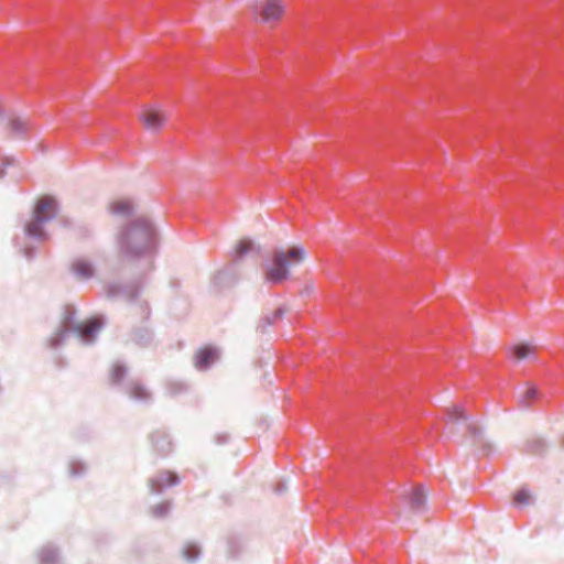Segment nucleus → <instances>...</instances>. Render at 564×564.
<instances>
[{
    "instance_id": "obj_18",
    "label": "nucleus",
    "mask_w": 564,
    "mask_h": 564,
    "mask_svg": "<svg viewBox=\"0 0 564 564\" xmlns=\"http://www.w3.org/2000/svg\"><path fill=\"white\" fill-rule=\"evenodd\" d=\"M252 242L250 240H241L234 249L232 257L235 260L242 258L245 254L252 250Z\"/></svg>"
},
{
    "instance_id": "obj_16",
    "label": "nucleus",
    "mask_w": 564,
    "mask_h": 564,
    "mask_svg": "<svg viewBox=\"0 0 564 564\" xmlns=\"http://www.w3.org/2000/svg\"><path fill=\"white\" fill-rule=\"evenodd\" d=\"M409 508L412 511H421L425 505V495L421 487L412 488L410 494L405 497Z\"/></svg>"
},
{
    "instance_id": "obj_24",
    "label": "nucleus",
    "mask_w": 564,
    "mask_h": 564,
    "mask_svg": "<svg viewBox=\"0 0 564 564\" xmlns=\"http://www.w3.org/2000/svg\"><path fill=\"white\" fill-rule=\"evenodd\" d=\"M9 124L11 130L17 133L24 132L26 130V122L20 119H11Z\"/></svg>"
},
{
    "instance_id": "obj_4",
    "label": "nucleus",
    "mask_w": 564,
    "mask_h": 564,
    "mask_svg": "<svg viewBox=\"0 0 564 564\" xmlns=\"http://www.w3.org/2000/svg\"><path fill=\"white\" fill-rule=\"evenodd\" d=\"M167 115L161 105H144L139 113V120L144 129L156 132L167 122Z\"/></svg>"
},
{
    "instance_id": "obj_26",
    "label": "nucleus",
    "mask_w": 564,
    "mask_h": 564,
    "mask_svg": "<svg viewBox=\"0 0 564 564\" xmlns=\"http://www.w3.org/2000/svg\"><path fill=\"white\" fill-rule=\"evenodd\" d=\"M140 314L142 315V317L144 319L149 318V316H150V307H149L148 304L144 303V304L140 305Z\"/></svg>"
},
{
    "instance_id": "obj_21",
    "label": "nucleus",
    "mask_w": 564,
    "mask_h": 564,
    "mask_svg": "<svg viewBox=\"0 0 564 564\" xmlns=\"http://www.w3.org/2000/svg\"><path fill=\"white\" fill-rule=\"evenodd\" d=\"M183 554L187 561L193 562L198 558L200 554V549L195 543H187L184 546Z\"/></svg>"
},
{
    "instance_id": "obj_5",
    "label": "nucleus",
    "mask_w": 564,
    "mask_h": 564,
    "mask_svg": "<svg viewBox=\"0 0 564 564\" xmlns=\"http://www.w3.org/2000/svg\"><path fill=\"white\" fill-rule=\"evenodd\" d=\"M180 482L176 473L172 470H161L150 479V487L152 492L159 494L165 488L175 486Z\"/></svg>"
},
{
    "instance_id": "obj_10",
    "label": "nucleus",
    "mask_w": 564,
    "mask_h": 564,
    "mask_svg": "<svg viewBox=\"0 0 564 564\" xmlns=\"http://www.w3.org/2000/svg\"><path fill=\"white\" fill-rule=\"evenodd\" d=\"M510 357L514 360L534 358L538 354V347L531 343H518L509 348Z\"/></svg>"
},
{
    "instance_id": "obj_6",
    "label": "nucleus",
    "mask_w": 564,
    "mask_h": 564,
    "mask_svg": "<svg viewBox=\"0 0 564 564\" xmlns=\"http://www.w3.org/2000/svg\"><path fill=\"white\" fill-rule=\"evenodd\" d=\"M57 213V202L54 197L45 195L41 197L34 207L33 215L45 221L52 219Z\"/></svg>"
},
{
    "instance_id": "obj_27",
    "label": "nucleus",
    "mask_w": 564,
    "mask_h": 564,
    "mask_svg": "<svg viewBox=\"0 0 564 564\" xmlns=\"http://www.w3.org/2000/svg\"><path fill=\"white\" fill-rule=\"evenodd\" d=\"M55 557V553L53 551H45L42 553L43 561H53Z\"/></svg>"
},
{
    "instance_id": "obj_12",
    "label": "nucleus",
    "mask_w": 564,
    "mask_h": 564,
    "mask_svg": "<svg viewBox=\"0 0 564 564\" xmlns=\"http://www.w3.org/2000/svg\"><path fill=\"white\" fill-rule=\"evenodd\" d=\"M45 224V220L33 215L32 219L29 223H26L24 227L26 236L39 241L46 240L47 234L44 230Z\"/></svg>"
},
{
    "instance_id": "obj_9",
    "label": "nucleus",
    "mask_w": 564,
    "mask_h": 564,
    "mask_svg": "<svg viewBox=\"0 0 564 564\" xmlns=\"http://www.w3.org/2000/svg\"><path fill=\"white\" fill-rule=\"evenodd\" d=\"M219 357L218 350L212 346H205L195 354V367L199 370L209 368Z\"/></svg>"
},
{
    "instance_id": "obj_1",
    "label": "nucleus",
    "mask_w": 564,
    "mask_h": 564,
    "mask_svg": "<svg viewBox=\"0 0 564 564\" xmlns=\"http://www.w3.org/2000/svg\"><path fill=\"white\" fill-rule=\"evenodd\" d=\"M119 253L124 260L149 257L155 249V231L145 217H138L118 236Z\"/></svg>"
},
{
    "instance_id": "obj_17",
    "label": "nucleus",
    "mask_w": 564,
    "mask_h": 564,
    "mask_svg": "<svg viewBox=\"0 0 564 564\" xmlns=\"http://www.w3.org/2000/svg\"><path fill=\"white\" fill-rule=\"evenodd\" d=\"M127 373H128V369L123 364H121L119 361L115 362L111 366L110 372H109L110 383L113 386L120 384L122 382V380L126 378Z\"/></svg>"
},
{
    "instance_id": "obj_13",
    "label": "nucleus",
    "mask_w": 564,
    "mask_h": 564,
    "mask_svg": "<svg viewBox=\"0 0 564 564\" xmlns=\"http://www.w3.org/2000/svg\"><path fill=\"white\" fill-rule=\"evenodd\" d=\"M72 271L76 276L84 280L90 279L95 273L93 263L84 258L75 259L72 262Z\"/></svg>"
},
{
    "instance_id": "obj_20",
    "label": "nucleus",
    "mask_w": 564,
    "mask_h": 564,
    "mask_svg": "<svg viewBox=\"0 0 564 564\" xmlns=\"http://www.w3.org/2000/svg\"><path fill=\"white\" fill-rule=\"evenodd\" d=\"M447 416L451 422H456L458 420L465 419V409L462 404H454L447 409Z\"/></svg>"
},
{
    "instance_id": "obj_22",
    "label": "nucleus",
    "mask_w": 564,
    "mask_h": 564,
    "mask_svg": "<svg viewBox=\"0 0 564 564\" xmlns=\"http://www.w3.org/2000/svg\"><path fill=\"white\" fill-rule=\"evenodd\" d=\"M170 509H171V503L169 501H163V502L155 505L151 509V512L156 518H163L169 513Z\"/></svg>"
},
{
    "instance_id": "obj_25",
    "label": "nucleus",
    "mask_w": 564,
    "mask_h": 564,
    "mask_svg": "<svg viewBox=\"0 0 564 564\" xmlns=\"http://www.w3.org/2000/svg\"><path fill=\"white\" fill-rule=\"evenodd\" d=\"M282 315H283V310L282 308L275 310L274 313H273L272 318H268V323L269 324L275 323L278 319H280L282 317Z\"/></svg>"
},
{
    "instance_id": "obj_19",
    "label": "nucleus",
    "mask_w": 564,
    "mask_h": 564,
    "mask_svg": "<svg viewBox=\"0 0 564 564\" xmlns=\"http://www.w3.org/2000/svg\"><path fill=\"white\" fill-rule=\"evenodd\" d=\"M539 397V391L534 386H530L524 391L520 402L523 406L531 405Z\"/></svg>"
},
{
    "instance_id": "obj_2",
    "label": "nucleus",
    "mask_w": 564,
    "mask_h": 564,
    "mask_svg": "<svg viewBox=\"0 0 564 564\" xmlns=\"http://www.w3.org/2000/svg\"><path fill=\"white\" fill-rule=\"evenodd\" d=\"M305 254V249L300 246H293L286 250H275L271 261L264 265L265 280L272 284L286 280L290 275V267L301 263Z\"/></svg>"
},
{
    "instance_id": "obj_7",
    "label": "nucleus",
    "mask_w": 564,
    "mask_h": 564,
    "mask_svg": "<svg viewBox=\"0 0 564 564\" xmlns=\"http://www.w3.org/2000/svg\"><path fill=\"white\" fill-rule=\"evenodd\" d=\"M150 442L153 451L159 456H166L173 449V444L169 435L163 431H155L150 434Z\"/></svg>"
},
{
    "instance_id": "obj_3",
    "label": "nucleus",
    "mask_w": 564,
    "mask_h": 564,
    "mask_svg": "<svg viewBox=\"0 0 564 564\" xmlns=\"http://www.w3.org/2000/svg\"><path fill=\"white\" fill-rule=\"evenodd\" d=\"M252 12L259 22L276 26L286 12V3L284 0H258Z\"/></svg>"
},
{
    "instance_id": "obj_23",
    "label": "nucleus",
    "mask_w": 564,
    "mask_h": 564,
    "mask_svg": "<svg viewBox=\"0 0 564 564\" xmlns=\"http://www.w3.org/2000/svg\"><path fill=\"white\" fill-rule=\"evenodd\" d=\"M530 499H531V495L527 489H520L513 496V502L517 506L527 505V503H529Z\"/></svg>"
},
{
    "instance_id": "obj_15",
    "label": "nucleus",
    "mask_w": 564,
    "mask_h": 564,
    "mask_svg": "<svg viewBox=\"0 0 564 564\" xmlns=\"http://www.w3.org/2000/svg\"><path fill=\"white\" fill-rule=\"evenodd\" d=\"M75 308L73 306H66L65 307V311H64V317H63V321H62V324H61V329L58 332V340H56L54 343V345H57L58 341L61 339L64 338V336L69 332V330H75V327L77 325H74V322H75Z\"/></svg>"
},
{
    "instance_id": "obj_14",
    "label": "nucleus",
    "mask_w": 564,
    "mask_h": 564,
    "mask_svg": "<svg viewBox=\"0 0 564 564\" xmlns=\"http://www.w3.org/2000/svg\"><path fill=\"white\" fill-rule=\"evenodd\" d=\"M108 209L116 216H129L133 212V203L129 198H118L109 203Z\"/></svg>"
},
{
    "instance_id": "obj_28",
    "label": "nucleus",
    "mask_w": 564,
    "mask_h": 564,
    "mask_svg": "<svg viewBox=\"0 0 564 564\" xmlns=\"http://www.w3.org/2000/svg\"><path fill=\"white\" fill-rule=\"evenodd\" d=\"M536 445H538V446H542L541 441H538V442H536Z\"/></svg>"
},
{
    "instance_id": "obj_11",
    "label": "nucleus",
    "mask_w": 564,
    "mask_h": 564,
    "mask_svg": "<svg viewBox=\"0 0 564 564\" xmlns=\"http://www.w3.org/2000/svg\"><path fill=\"white\" fill-rule=\"evenodd\" d=\"M126 392L130 398L141 402H147L151 398L150 390L142 381L138 379L131 380L127 384Z\"/></svg>"
},
{
    "instance_id": "obj_8",
    "label": "nucleus",
    "mask_w": 564,
    "mask_h": 564,
    "mask_svg": "<svg viewBox=\"0 0 564 564\" xmlns=\"http://www.w3.org/2000/svg\"><path fill=\"white\" fill-rule=\"evenodd\" d=\"M101 326V318L95 317L83 325H77L75 327V332L80 336L83 341L91 343L96 338V335L100 330Z\"/></svg>"
}]
</instances>
